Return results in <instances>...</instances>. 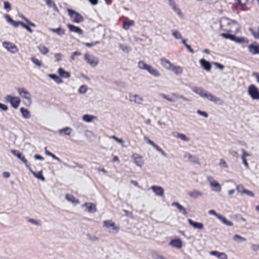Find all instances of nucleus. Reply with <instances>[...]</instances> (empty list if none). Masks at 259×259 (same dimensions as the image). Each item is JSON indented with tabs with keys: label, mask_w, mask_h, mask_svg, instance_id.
<instances>
[{
	"label": "nucleus",
	"mask_w": 259,
	"mask_h": 259,
	"mask_svg": "<svg viewBox=\"0 0 259 259\" xmlns=\"http://www.w3.org/2000/svg\"><path fill=\"white\" fill-rule=\"evenodd\" d=\"M55 58L56 59L57 61H59L61 60L62 55L60 53H56L55 54Z\"/></svg>",
	"instance_id": "61"
},
{
	"label": "nucleus",
	"mask_w": 259,
	"mask_h": 259,
	"mask_svg": "<svg viewBox=\"0 0 259 259\" xmlns=\"http://www.w3.org/2000/svg\"><path fill=\"white\" fill-rule=\"evenodd\" d=\"M243 194H246V195H247L248 196H250L251 197H253V196H254V194H253V193L252 192H251L250 191H248V190H247L246 189L245 190Z\"/></svg>",
	"instance_id": "59"
},
{
	"label": "nucleus",
	"mask_w": 259,
	"mask_h": 259,
	"mask_svg": "<svg viewBox=\"0 0 259 259\" xmlns=\"http://www.w3.org/2000/svg\"><path fill=\"white\" fill-rule=\"evenodd\" d=\"M4 4L5 9L7 10H10L11 9V5L8 2H5Z\"/></svg>",
	"instance_id": "60"
},
{
	"label": "nucleus",
	"mask_w": 259,
	"mask_h": 259,
	"mask_svg": "<svg viewBox=\"0 0 259 259\" xmlns=\"http://www.w3.org/2000/svg\"><path fill=\"white\" fill-rule=\"evenodd\" d=\"M160 62L161 63L162 65L166 69L168 70H170L171 68L170 65H174L168 60L164 58L161 59Z\"/></svg>",
	"instance_id": "21"
},
{
	"label": "nucleus",
	"mask_w": 259,
	"mask_h": 259,
	"mask_svg": "<svg viewBox=\"0 0 259 259\" xmlns=\"http://www.w3.org/2000/svg\"><path fill=\"white\" fill-rule=\"evenodd\" d=\"M83 206L85 207V210L89 213L95 212L97 210L95 205L92 203H87Z\"/></svg>",
	"instance_id": "13"
},
{
	"label": "nucleus",
	"mask_w": 259,
	"mask_h": 259,
	"mask_svg": "<svg viewBox=\"0 0 259 259\" xmlns=\"http://www.w3.org/2000/svg\"><path fill=\"white\" fill-rule=\"evenodd\" d=\"M104 227L106 229H111L109 231L111 233H117L119 231L118 226L111 220L104 221L103 222Z\"/></svg>",
	"instance_id": "6"
},
{
	"label": "nucleus",
	"mask_w": 259,
	"mask_h": 259,
	"mask_svg": "<svg viewBox=\"0 0 259 259\" xmlns=\"http://www.w3.org/2000/svg\"><path fill=\"white\" fill-rule=\"evenodd\" d=\"M171 205L174 206H176L184 215L187 214V211L179 203L174 202L172 203Z\"/></svg>",
	"instance_id": "32"
},
{
	"label": "nucleus",
	"mask_w": 259,
	"mask_h": 259,
	"mask_svg": "<svg viewBox=\"0 0 259 259\" xmlns=\"http://www.w3.org/2000/svg\"><path fill=\"white\" fill-rule=\"evenodd\" d=\"M169 4L170 5V6L172 7L173 10L174 11H175L180 16H182V14L181 12V10L180 9H179L177 7L175 3H174V2L172 1H169Z\"/></svg>",
	"instance_id": "33"
},
{
	"label": "nucleus",
	"mask_w": 259,
	"mask_h": 259,
	"mask_svg": "<svg viewBox=\"0 0 259 259\" xmlns=\"http://www.w3.org/2000/svg\"><path fill=\"white\" fill-rule=\"evenodd\" d=\"M133 24V22H125L124 23L123 28L125 30H127L129 28L130 26Z\"/></svg>",
	"instance_id": "50"
},
{
	"label": "nucleus",
	"mask_w": 259,
	"mask_h": 259,
	"mask_svg": "<svg viewBox=\"0 0 259 259\" xmlns=\"http://www.w3.org/2000/svg\"><path fill=\"white\" fill-rule=\"evenodd\" d=\"M37 49L43 55H46L49 52V49L43 45H40L37 47Z\"/></svg>",
	"instance_id": "34"
},
{
	"label": "nucleus",
	"mask_w": 259,
	"mask_h": 259,
	"mask_svg": "<svg viewBox=\"0 0 259 259\" xmlns=\"http://www.w3.org/2000/svg\"><path fill=\"white\" fill-rule=\"evenodd\" d=\"M4 47L9 52L11 53L14 54L18 51V49L17 47L10 42H4L3 44Z\"/></svg>",
	"instance_id": "9"
},
{
	"label": "nucleus",
	"mask_w": 259,
	"mask_h": 259,
	"mask_svg": "<svg viewBox=\"0 0 259 259\" xmlns=\"http://www.w3.org/2000/svg\"><path fill=\"white\" fill-rule=\"evenodd\" d=\"M247 93L254 100H259V89L254 84H250L247 89Z\"/></svg>",
	"instance_id": "4"
},
{
	"label": "nucleus",
	"mask_w": 259,
	"mask_h": 259,
	"mask_svg": "<svg viewBox=\"0 0 259 259\" xmlns=\"http://www.w3.org/2000/svg\"><path fill=\"white\" fill-rule=\"evenodd\" d=\"M172 35L176 39H182L181 34L178 31H173Z\"/></svg>",
	"instance_id": "46"
},
{
	"label": "nucleus",
	"mask_w": 259,
	"mask_h": 259,
	"mask_svg": "<svg viewBox=\"0 0 259 259\" xmlns=\"http://www.w3.org/2000/svg\"><path fill=\"white\" fill-rule=\"evenodd\" d=\"M111 138L115 140L116 142L121 144H123V141L121 139H118L116 137H115V136H112L111 137Z\"/></svg>",
	"instance_id": "53"
},
{
	"label": "nucleus",
	"mask_w": 259,
	"mask_h": 259,
	"mask_svg": "<svg viewBox=\"0 0 259 259\" xmlns=\"http://www.w3.org/2000/svg\"><path fill=\"white\" fill-rule=\"evenodd\" d=\"M31 172L33 174L34 176L37 179H39L43 182L45 181V177L43 176L42 172L41 171H39L38 173H35V172L31 171Z\"/></svg>",
	"instance_id": "35"
},
{
	"label": "nucleus",
	"mask_w": 259,
	"mask_h": 259,
	"mask_svg": "<svg viewBox=\"0 0 259 259\" xmlns=\"http://www.w3.org/2000/svg\"><path fill=\"white\" fill-rule=\"evenodd\" d=\"M171 67V69L175 73L177 74H181L183 72V69L182 67L178 66L175 65H170Z\"/></svg>",
	"instance_id": "30"
},
{
	"label": "nucleus",
	"mask_w": 259,
	"mask_h": 259,
	"mask_svg": "<svg viewBox=\"0 0 259 259\" xmlns=\"http://www.w3.org/2000/svg\"><path fill=\"white\" fill-rule=\"evenodd\" d=\"M234 240H235V241H245L246 240V239L240 236V235H237V234H236L234 236Z\"/></svg>",
	"instance_id": "47"
},
{
	"label": "nucleus",
	"mask_w": 259,
	"mask_h": 259,
	"mask_svg": "<svg viewBox=\"0 0 259 259\" xmlns=\"http://www.w3.org/2000/svg\"><path fill=\"white\" fill-rule=\"evenodd\" d=\"M251 248L254 251L258 250H259V245L253 244L251 246Z\"/></svg>",
	"instance_id": "63"
},
{
	"label": "nucleus",
	"mask_w": 259,
	"mask_h": 259,
	"mask_svg": "<svg viewBox=\"0 0 259 259\" xmlns=\"http://www.w3.org/2000/svg\"><path fill=\"white\" fill-rule=\"evenodd\" d=\"M193 91L195 93L199 95L202 97H205L204 95H206L207 93L204 92L202 90V89L201 88H195L193 90Z\"/></svg>",
	"instance_id": "40"
},
{
	"label": "nucleus",
	"mask_w": 259,
	"mask_h": 259,
	"mask_svg": "<svg viewBox=\"0 0 259 259\" xmlns=\"http://www.w3.org/2000/svg\"><path fill=\"white\" fill-rule=\"evenodd\" d=\"M146 70L151 74L155 76H159V73L155 69L153 68L151 66L148 65Z\"/></svg>",
	"instance_id": "31"
},
{
	"label": "nucleus",
	"mask_w": 259,
	"mask_h": 259,
	"mask_svg": "<svg viewBox=\"0 0 259 259\" xmlns=\"http://www.w3.org/2000/svg\"><path fill=\"white\" fill-rule=\"evenodd\" d=\"M45 2L48 6L53 7L56 11L59 12V10L57 8L55 4L52 0H45Z\"/></svg>",
	"instance_id": "38"
},
{
	"label": "nucleus",
	"mask_w": 259,
	"mask_h": 259,
	"mask_svg": "<svg viewBox=\"0 0 259 259\" xmlns=\"http://www.w3.org/2000/svg\"><path fill=\"white\" fill-rule=\"evenodd\" d=\"M67 27L70 32H74L79 34H83V31L79 27L69 24H67Z\"/></svg>",
	"instance_id": "12"
},
{
	"label": "nucleus",
	"mask_w": 259,
	"mask_h": 259,
	"mask_svg": "<svg viewBox=\"0 0 259 259\" xmlns=\"http://www.w3.org/2000/svg\"><path fill=\"white\" fill-rule=\"evenodd\" d=\"M200 63L203 68L206 71H209L211 69V65L209 62L202 59L200 60Z\"/></svg>",
	"instance_id": "19"
},
{
	"label": "nucleus",
	"mask_w": 259,
	"mask_h": 259,
	"mask_svg": "<svg viewBox=\"0 0 259 259\" xmlns=\"http://www.w3.org/2000/svg\"><path fill=\"white\" fill-rule=\"evenodd\" d=\"M248 49L250 53L253 55L259 54V45H250L248 47Z\"/></svg>",
	"instance_id": "16"
},
{
	"label": "nucleus",
	"mask_w": 259,
	"mask_h": 259,
	"mask_svg": "<svg viewBox=\"0 0 259 259\" xmlns=\"http://www.w3.org/2000/svg\"><path fill=\"white\" fill-rule=\"evenodd\" d=\"M67 11L68 15L73 22L75 23H80L83 22L84 19L80 14L70 9H68Z\"/></svg>",
	"instance_id": "3"
},
{
	"label": "nucleus",
	"mask_w": 259,
	"mask_h": 259,
	"mask_svg": "<svg viewBox=\"0 0 259 259\" xmlns=\"http://www.w3.org/2000/svg\"><path fill=\"white\" fill-rule=\"evenodd\" d=\"M189 195L190 197L196 198L199 196H200L202 195V193L199 191L198 190H193L191 192H190L189 193Z\"/></svg>",
	"instance_id": "28"
},
{
	"label": "nucleus",
	"mask_w": 259,
	"mask_h": 259,
	"mask_svg": "<svg viewBox=\"0 0 259 259\" xmlns=\"http://www.w3.org/2000/svg\"><path fill=\"white\" fill-rule=\"evenodd\" d=\"M188 222L192 227H193L195 228L201 230L203 228V225L201 223H198V222H194L191 220L189 219Z\"/></svg>",
	"instance_id": "20"
},
{
	"label": "nucleus",
	"mask_w": 259,
	"mask_h": 259,
	"mask_svg": "<svg viewBox=\"0 0 259 259\" xmlns=\"http://www.w3.org/2000/svg\"><path fill=\"white\" fill-rule=\"evenodd\" d=\"M58 73L63 77L69 78L70 76V74L69 72L66 71L62 68L58 69Z\"/></svg>",
	"instance_id": "25"
},
{
	"label": "nucleus",
	"mask_w": 259,
	"mask_h": 259,
	"mask_svg": "<svg viewBox=\"0 0 259 259\" xmlns=\"http://www.w3.org/2000/svg\"><path fill=\"white\" fill-rule=\"evenodd\" d=\"M87 91V87L85 85H82L79 90V92L80 93H85Z\"/></svg>",
	"instance_id": "52"
},
{
	"label": "nucleus",
	"mask_w": 259,
	"mask_h": 259,
	"mask_svg": "<svg viewBox=\"0 0 259 259\" xmlns=\"http://www.w3.org/2000/svg\"><path fill=\"white\" fill-rule=\"evenodd\" d=\"M50 30L52 32L57 33L59 35H63L65 33V30L61 27L56 29L51 28Z\"/></svg>",
	"instance_id": "39"
},
{
	"label": "nucleus",
	"mask_w": 259,
	"mask_h": 259,
	"mask_svg": "<svg viewBox=\"0 0 259 259\" xmlns=\"http://www.w3.org/2000/svg\"><path fill=\"white\" fill-rule=\"evenodd\" d=\"M249 30L255 38L259 39V27H257L255 30L252 28H249Z\"/></svg>",
	"instance_id": "41"
},
{
	"label": "nucleus",
	"mask_w": 259,
	"mask_h": 259,
	"mask_svg": "<svg viewBox=\"0 0 259 259\" xmlns=\"http://www.w3.org/2000/svg\"><path fill=\"white\" fill-rule=\"evenodd\" d=\"M185 157L188 158L190 160L195 163L200 164V162L198 158L196 157L192 156L189 154H185Z\"/></svg>",
	"instance_id": "22"
},
{
	"label": "nucleus",
	"mask_w": 259,
	"mask_h": 259,
	"mask_svg": "<svg viewBox=\"0 0 259 259\" xmlns=\"http://www.w3.org/2000/svg\"><path fill=\"white\" fill-rule=\"evenodd\" d=\"M20 112L23 116V117L26 119H28L30 117V112L29 111L25 109L24 108H21L20 109Z\"/></svg>",
	"instance_id": "27"
},
{
	"label": "nucleus",
	"mask_w": 259,
	"mask_h": 259,
	"mask_svg": "<svg viewBox=\"0 0 259 259\" xmlns=\"http://www.w3.org/2000/svg\"><path fill=\"white\" fill-rule=\"evenodd\" d=\"M20 25H21L24 28H25L26 30H27L29 32H30V33L32 32V30L29 27H28L27 25H26L23 22L20 23Z\"/></svg>",
	"instance_id": "51"
},
{
	"label": "nucleus",
	"mask_w": 259,
	"mask_h": 259,
	"mask_svg": "<svg viewBox=\"0 0 259 259\" xmlns=\"http://www.w3.org/2000/svg\"><path fill=\"white\" fill-rule=\"evenodd\" d=\"M178 137L184 141H188V138L184 134H178Z\"/></svg>",
	"instance_id": "49"
},
{
	"label": "nucleus",
	"mask_w": 259,
	"mask_h": 259,
	"mask_svg": "<svg viewBox=\"0 0 259 259\" xmlns=\"http://www.w3.org/2000/svg\"><path fill=\"white\" fill-rule=\"evenodd\" d=\"M151 190L153 191V192L155 194V195L162 197L164 195V190L163 189L157 186H152L151 187Z\"/></svg>",
	"instance_id": "11"
},
{
	"label": "nucleus",
	"mask_w": 259,
	"mask_h": 259,
	"mask_svg": "<svg viewBox=\"0 0 259 259\" xmlns=\"http://www.w3.org/2000/svg\"><path fill=\"white\" fill-rule=\"evenodd\" d=\"M0 109L3 111H7L8 107L6 105L0 103Z\"/></svg>",
	"instance_id": "57"
},
{
	"label": "nucleus",
	"mask_w": 259,
	"mask_h": 259,
	"mask_svg": "<svg viewBox=\"0 0 259 259\" xmlns=\"http://www.w3.org/2000/svg\"><path fill=\"white\" fill-rule=\"evenodd\" d=\"M170 244L177 248H181L182 247V242L179 239L172 240L170 242Z\"/></svg>",
	"instance_id": "18"
},
{
	"label": "nucleus",
	"mask_w": 259,
	"mask_h": 259,
	"mask_svg": "<svg viewBox=\"0 0 259 259\" xmlns=\"http://www.w3.org/2000/svg\"><path fill=\"white\" fill-rule=\"evenodd\" d=\"M88 238L91 241H97L98 240V238L94 236H92L91 235H88Z\"/></svg>",
	"instance_id": "56"
},
{
	"label": "nucleus",
	"mask_w": 259,
	"mask_h": 259,
	"mask_svg": "<svg viewBox=\"0 0 259 259\" xmlns=\"http://www.w3.org/2000/svg\"><path fill=\"white\" fill-rule=\"evenodd\" d=\"M49 76L52 78L56 83H61L62 82V80L57 75L53 74L49 75Z\"/></svg>",
	"instance_id": "36"
},
{
	"label": "nucleus",
	"mask_w": 259,
	"mask_h": 259,
	"mask_svg": "<svg viewBox=\"0 0 259 259\" xmlns=\"http://www.w3.org/2000/svg\"><path fill=\"white\" fill-rule=\"evenodd\" d=\"M221 35L226 39H230L236 42L240 43L244 42L243 38L238 37L234 35L229 34L227 33H222Z\"/></svg>",
	"instance_id": "10"
},
{
	"label": "nucleus",
	"mask_w": 259,
	"mask_h": 259,
	"mask_svg": "<svg viewBox=\"0 0 259 259\" xmlns=\"http://www.w3.org/2000/svg\"><path fill=\"white\" fill-rule=\"evenodd\" d=\"M11 152L14 155L16 156L22 161H23L24 163H27V160L25 159L24 157L22 156L21 154L20 153L17 152L16 150H12Z\"/></svg>",
	"instance_id": "24"
},
{
	"label": "nucleus",
	"mask_w": 259,
	"mask_h": 259,
	"mask_svg": "<svg viewBox=\"0 0 259 259\" xmlns=\"http://www.w3.org/2000/svg\"><path fill=\"white\" fill-rule=\"evenodd\" d=\"M5 18H6L7 20L11 24L13 21V20L11 18V17L9 15H6Z\"/></svg>",
	"instance_id": "64"
},
{
	"label": "nucleus",
	"mask_w": 259,
	"mask_h": 259,
	"mask_svg": "<svg viewBox=\"0 0 259 259\" xmlns=\"http://www.w3.org/2000/svg\"><path fill=\"white\" fill-rule=\"evenodd\" d=\"M220 26L222 30L233 33L239 32L240 29V25L236 21L228 18L221 20Z\"/></svg>",
	"instance_id": "1"
},
{
	"label": "nucleus",
	"mask_w": 259,
	"mask_h": 259,
	"mask_svg": "<svg viewBox=\"0 0 259 259\" xmlns=\"http://www.w3.org/2000/svg\"><path fill=\"white\" fill-rule=\"evenodd\" d=\"M131 101L133 102H134L136 104L140 105L142 104L143 99L142 97L137 95H132L130 96Z\"/></svg>",
	"instance_id": "17"
},
{
	"label": "nucleus",
	"mask_w": 259,
	"mask_h": 259,
	"mask_svg": "<svg viewBox=\"0 0 259 259\" xmlns=\"http://www.w3.org/2000/svg\"><path fill=\"white\" fill-rule=\"evenodd\" d=\"M220 165L223 166L224 167L227 168L228 165L226 162L225 161L224 159H221L220 161Z\"/></svg>",
	"instance_id": "54"
},
{
	"label": "nucleus",
	"mask_w": 259,
	"mask_h": 259,
	"mask_svg": "<svg viewBox=\"0 0 259 259\" xmlns=\"http://www.w3.org/2000/svg\"><path fill=\"white\" fill-rule=\"evenodd\" d=\"M132 158L137 166L141 167L143 165L144 162L141 156L134 154L132 156Z\"/></svg>",
	"instance_id": "14"
},
{
	"label": "nucleus",
	"mask_w": 259,
	"mask_h": 259,
	"mask_svg": "<svg viewBox=\"0 0 259 259\" xmlns=\"http://www.w3.org/2000/svg\"><path fill=\"white\" fill-rule=\"evenodd\" d=\"M23 18L25 20V21L28 24V25L32 27H35V25L34 23L31 22L30 21L26 19L25 17H23Z\"/></svg>",
	"instance_id": "62"
},
{
	"label": "nucleus",
	"mask_w": 259,
	"mask_h": 259,
	"mask_svg": "<svg viewBox=\"0 0 259 259\" xmlns=\"http://www.w3.org/2000/svg\"><path fill=\"white\" fill-rule=\"evenodd\" d=\"M236 190L239 193L243 194L245 189L243 186L238 185L236 187Z\"/></svg>",
	"instance_id": "48"
},
{
	"label": "nucleus",
	"mask_w": 259,
	"mask_h": 259,
	"mask_svg": "<svg viewBox=\"0 0 259 259\" xmlns=\"http://www.w3.org/2000/svg\"><path fill=\"white\" fill-rule=\"evenodd\" d=\"M236 6L234 8L235 10H236L237 9V6H241L243 9H245L246 7V5L245 3H242L241 2V0H235Z\"/></svg>",
	"instance_id": "44"
},
{
	"label": "nucleus",
	"mask_w": 259,
	"mask_h": 259,
	"mask_svg": "<svg viewBox=\"0 0 259 259\" xmlns=\"http://www.w3.org/2000/svg\"><path fill=\"white\" fill-rule=\"evenodd\" d=\"M211 190L215 192H220L221 190V186L219 182L213 180L211 177H207Z\"/></svg>",
	"instance_id": "7"
},
{
	"label": "nucleus",
	"mask_w": 259,
	"mask_h": 259,
	"mask_svg": "<svg viewBox=\"0 0 259 259\" xmlns=\"http://www.w3.org/2000/svg\"><path fill=\"white\" fill-rule=\"evenodd\" d=\"M218 218L224 224L229 226H231L233 225V223L229 221H227L225 218L221 216L218 217Z\"/></svg>",
	"instance_id": "42"
},
{
	"label": "nucleus",
	"mask_w": 259,
	"mask_h": 259,
	"mask_svg": "<svg viewBox=\"0 0 259 259\" xmlns=\"http://www.w3.org/2000/svg\"><path fill=\"white\" fill-rule=\"evenodd\" d=\"M66 198L68 201L73 203H78L79 202L78 200L77 199H76L72 195L66 194Z\"/></svg>",
	"instance_id": "37"
},
{
	"label": "nucleus",
	"mask_w": 259,
	"mask_h": 259,
	"mask_svg": "<svg viewBox=\"0 0 259 259\" xmlns=\"http://www.w3.org/2000/svg\"><path fill=\"white\" fill-rule=\"evenodd\" d=\"M85 60L88 63L93 67H95L98 64V59L93 56L86 54L84 55Z\"/></svg>",
	"instance_id": "8"
},
{
	"label": "nucleus",
	"mask_w": 259,
	"mask_h": 259,
	"mask_svg": "<svg viewBox=\"0 0 259 259\" xmlns=\"http://www.w3.org/2000/svg\"><path fill=\"white\" fill-rule=\"evenodd\" d=\"M197 113L203 116L204 117H207L208 116L207 113L205 112L201 111L200 110H198Z\"/></svg>",
	"instance_id": "58"
},
{
	"label": "nucleus",
	"mask_w": 259,
	"mask_h": 259,
	"mask_svg": "<svg viewBox=\"0 0 259 259\" xmlns=\"http://www.w3.org/2000/svg\"><path fill=\"white\" fill-rule=\"evenodd\" d=\"M96 117L94 116L85 114L82 116V120L87 122H91L93 120L96 119Z\"/></svg>",
	"instance_id": "29"
},
{
	"label": "nucleus",
	"mask_w": 259,
	"mask_h": 259,
	"mask_svg": "<svg viewBox=\"0 0 259 259\" xmlns=\"http://www.w3.org/2000/svg\"><path fill=\"white\" fill-rule=\"evenodd\" d=\"M204 96L205 98H207L208 100L214 103H217L221 100L220 98L215 97L210 94L206 93Z\"/></svg>",
	"instance_id": "23"
},
{
	"label": "nucleus",
	"mask_w": 259,
	"mask_h": 259,
	"mask_svg": "<svg viewBox=\"0 0 259 259\" xmlns=\"http://www.w3.org/2000/svg\"><path fill=\"white\" fill-rule=\"evenodd\" d=\"M6 100L7 102L10 103L11 106L15 109H16L19 107L21 102V100L19 97L11 95L6 96Z\"/></svg>",
	"instance_id": "5"
},
{
	"label": "nucleus",
	"mask_w": 259,
	"mask_h": 259,
	"mask_svg": "<svg viewBox=\"0 0 259 259\" xmlns=\"http://www.w3.org/2000/svg\"><path fill=\"white\" fill-rule=\"evenodd\" d=\"M72 129L70 127H66L64 128L61 129L59 131L60 134H64L65 135L69 136L72 133Z\"/></svg>",
	"instance_id": "26"
},
{
	"label": "nucleus",
	"mask_w": 259,
	"mask_h": 259,
	"mask_svg": "<svg viewBox=\"0 0 259 259\" xmlns=\"http://www.w3.org/2000/svg\"><path fill=\"white\" fill-rule=\"evenodd\" d=\"M30 60L32 61V62L37 66L40 67L42 66V64L41 62L40 61H39L38 59H36L34 57H32L30 58Z\"/></svg>",
	"instance_id": "43"
},
{
	"label": "nucleus",
	"mask_w": 259,
	"mask_h": 259,
	"mask_svg": "<svg viewBox=\"0 0 259 259\" xmlns=\"http://www.w3.org/2000/svg\"><path fill=\"white\" fill-rule=\"evenodd\" d=\"M17 91L19 95L24 100V104L27 107L30 106L32 105V101L29 92L23 88H18Z\"/></svg>",
	"instance_id": "2"
},
{
	"label": "nucleus",
	"mask_w": 259,
	"mask_h": 259,
	"mask_svg": "<svg viewBox=\"0 0 259 259\" xmlns=\"http://www.w3.org/2000/svg\"><path fill=\"white\" fill-rule=\"evenodd\" d=\"M155 149L157 151L160 152L162 154V155H163L164 157L166 156V154L162 150V149H161L160 148H159L157 146L155 148Z\"/></svg>",
	"instance_id": "55"
},
{
	"label": "nucleus",
	"mask_w": 259,
	"mask_h": 259,
	"mask_svg": "<svg viewBox=\"0 0 259 259\" xmlns=\"http://www.w3.org/2000/svg\"><path fill=\"white\" fill-rule=\"evenodd\" d=\"M148 65L143 61H140L138 64L139 67L141 69L146 70Z\"/></svg>",
	"instance_id": "45"
},
{
	"label": "nucleus",
	"mask_w": 259,
	"mask_h": 259,
	"mask_svg": "<svg viewBox=\"0 0 259 259\" xmlns=\"http://www.w3.org/2000/svg\"><path fill=\"white\" fill-rule=\"evenodd\" d=\"M210 254L217 257L219 259H227V255L223 253L217 251H211Z\"/></svg>",
	"instance_id": "15"
}]
</instances>
